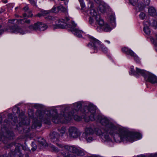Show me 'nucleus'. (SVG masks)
<instances>
[{
	"label": "nucleus",
	"mask_w": 157,
	"mask_h": 157,
	"mask_svg": "<svg viewBox=\"0 0 157 157\" xmlns=\"http://www.w3.org/2000/svg\"><path fill=\"white\" fill-rule=\"evenodd\" d=\"M96 111V107L92 104H89L88 106H86L83 110L84 114L82 117H80L77 115V113L70 112L68 113H63V116L59 115L56 109L51 110L50 111H47L45 113L41 111H38V117L41 121H37L33 124L35 127L41 126V122L44 121L45 123L47 122L45 121L46 120L48 121L52 119L53 122L56 124L62 122V123H67L68 121L71 120L73 117L74 120L77 121H80L82 118H84L86 121L88 122V121L86 119V117L89 116V113L90 115L89 117L90 119L92 121L95 120V113Z\"/></svg>",
	"instance_id": "nucleus-1"
},
{
	"label": "nucleus",
	"mask_w": 157,
	"mask_h": 157,
	"mask_svg": "<svg viewBox=\"0 0 157 157\" xmlns=\"http://www.w3.org/2000/svg\"><path fill=\"white\" fill-rule=\"evenodd\" d=\"M94 133L99 136H102L106 140L109 139V135L118 134L122 140H125L133 142L136 139L141 137L139 133L129 131L126 128H93Z\"/></svg>",
	"instance_id": "nucleus-2"
},
{
	"label": "nucleus",
	"mask_w": 157,
	"mask_h": 157,
	"mask_svg": "<svg viewBox=\"0 0 157 157\" xmlns=\"http://www.w3.org/2000/svg\"><path fill=\"white\" fill-rule=\"evenodd\" d=\"M64 157H77V155L82 156L84 152L75 147L67 145L65 146L62 152Z\"/></svg>",
	"instance_id": "nucleus-3"
},
{
	"label": "nucleus",
	"mask_w": 157,
	"mask_h": 157,
	"mask_svg": "<svg viewBox=\"0 0 157 157\" xmlns=\"http://www.w3.org/2000/svg\"><path fill=\"white\" fill-rule=\"evenodd\" d=\"M90 43L88 44L89 47L94 50V52H97V48H99L101 50L105 53L108 52V49L107 48L100 44V42L92 36H90Z\"/></svg>",
	"instance_id": "nucleus-4"
},
{
	"label": "nucleus",
	"mask_w": 157,
	"mask_h": 157,
	"mask_svg": "<svg viewBox=\"0 0 157 157\" xmlns=\"http://www.w3.org/2000/svg\"><path fill=\"white\" fill-rule=\"evenodd\" d=\"M70 19L68 17H66L65 20L61 19H59L56 25L53 26L54 29H64L70 28L72 25L71 22L73 21H71V22H69Z\"/></svg>",
	"instance_id": "nucleus-5"
},
{
	"label": "nucleus",
	"mask_w": 157,
	"mask_h": 157,
	"mask_svg": "<svg viewBox=\"0 0 157 157\" xmlns=\"http://www.w3.org/2000/svg\"><path fill=\"white\" fill-rule=\"evenodd\" d=\"M29 29L31 31L38 30L40 31H44L47 28V26L41 22H37L35 23L33 25H31L29 26Z\"/></svg>",
	"instance_id": "nucleus-6"
},
{
	"label": "nucleus",
	"mask_w": 157,
	"mask_h": 157,
	"mask_svg": "<svg viewBox=\"0 0 157 157\" xmlns=\"http://www.w3.org/2000/svg\"><path fill=\"white\" fill-rule=\"evenodd\" d=\"M7 30L12 33H19L21 35H23L27 33V31H25L21 28L16 25L9 27Z\"/></svg>",
	"instance_id": "nucleus-7"
},
{
	"label": "nucleus",
	"mask_w": 157,
	"mask_h": 157,
	"mask_svg": "<svg viewBox=\"0 0 157 157\" xmlns=\"http://www.w3.org/2000/svg\"><path fill=\"white\" fill-rule=\"evenodd\" d=\"M147 72L144 70L141 69L137 67L136 68V71H135L134 70L133 66H132L131 67V70L129 73L130 75H132L136 76L141 75L144 78V76L147 75Z\"/></svg>",
	"instance_id": "nucleus-8"
},
{
	"label": "nucleus",
	"mask_w": 157,
	"mask_h": 157,
	"mask_svg": "<svg viewBox=\"0 0 157 157\" xmlns=\"http://www.w3.org/2000/svg\"><path fill=\"white\" fill-rule=\"evenodd\" d=\"M50 137L52 142L53 143H56L57 146L64 149V146H63L61 144L57 143L59 140V135L57 132H51L50 134Z\"/></svg>",
	"instance_id": "nucleus-9"
},
{
	"label": "nucleus",
	"mask_w": 157,
	"mask_h": 157,
	"mask_svg": "<svg viewBox=\"0 0 157 157\" xmlns=\"http://www.w3.org/2000/svg\"><path fill=\"white\" fill-rule=\"evenodd\" d=\"M94 133V131L93 128H85V131L82 134V136L86 139L87 141H89L92 140V138L89 137L90 135Z\"/></svg>",
	"instance_id": "nucleus-10"
},
{
	"label": "nucleus",
	"mask_w": 157,
	"mask_h": 157,
	"mask_svg": "<svg viewBox=\"0 0 157 157\" xmlns=\"http://www.w3.org/2000/svg\"><path fill=\"white\" fill-rule=\"evenodd\" d=\"M71 23L72 25L71 26H70V28L69 30L71 31L74 35L77 37H82V34L83 33V32L81 30L75 28L76 24L74 22H71Z\"/></svg>",
	"instance_id": "nucleus-11"
},
{
	"label": "nucleus",
	"mask_w": 157,
	"mask_h": 157,
	"mask_svg": "<svg viewBox=\"0 0 157 157\" xmlns=\"http://www.w3.org/2000/svg\"><path fill=\"white\" fill-rule=\"evenodd\" d=\"M68 136L70 137L76 138L79 136L81 132L78 128H68Z\"/></svg>",
	"instance_id": "nucleus-12"
},
{
	"label": "nucleus",
	"mask_w": 157,
	"mask_h": 157,
	"mask_svg": "<svg viewBox=\"0 0 157 157\" xmlns=\"http://www.w3.org/2000/svg\"><path fill=\"white\" fill-rule=\"evenodd\" d=\"M146 74L144 78L147 81L152 84L157 82V78L155 75L148 72Z\"/></svg>",
	"instance_id": "nucleus-13"
},
{
	"label": "nucleus",
	"mask_w": 157,
	"mask_h": 157,
	"mask_svg": "<svg viewBox=\"0 0 157 157\" xmlns=\"http://www.w3.org/2000/svg\"><path fill=\"white\" fill-rule=\"evenodd\" d=\"M100 119V123L103 125L106 126L110 124L111 126L110 128H117V126H115L113 124L110 123L109 120L106 117H101Z\"/></svg>",
	"instance_id": "nucleus-14"
},
{
	"label": "nucleus",
	"mask_w": 157,
	"mask_h": 157,
	"mask_svg": "<svg viewBox=\"0 0 157 157\" xmlns=\"http://www.w3.org/2000/svg\"><path fill=\"white\" fill-rule=\"evenodd\" d=\"M22 147L21 145L16 147L14 151L12 153L11 157H21L22 155L20 150Z\"/></svg>",
	"instance_id": "nucleus-15"
},
{
	"label": "nucleus",
	"mask_w": 157,
	"mask_h": 157,
	"mask_svg": "<svg viewBox=\"0 0 157 157\" xmlns=\"http://www.w3.org/2000/svg\"><path fill=\"white\" fill-rule=\"evenodd\" d=\"M72 110L71 112L77 113L78 111L81 108L82 104L81 102H78L73 104L72 105Z\"/></svg>",
	"instance_id": "nucleus-16"
},
{
	"label": "nucleus",
	"mask_w": 157,
	"mask_h": 157,
	"mask_svg": "<svg viewBox=\"0 0 157 157\" xmlns=\"http://www.w3.org/2000/svg\"><path fill=\"white\" fill-rule=\"evenodd\" d=\"M122 51L127 55H130V56L134 55V52L130 49L126 47H124L122 48Z\"/></svg>",
	"instance_id": "nucleus-17"
},
{
	"label": "nucleus",
	"mask_w": 157,
	"mask_h": 157,
	"mask_svg": "<svg viewBox=\"0 0 157 157\" xmlns=\"http://www.w3.org/2000/svg\"><path fill=\"white\" fill-rule=\"evenodd\" d=\"M148 25H149V23L148 22H146L144 24V31L146 34L147 35H149L151 33V31Z\"/></svg>",
	"instance_id": "nucleus-18"
},
{
	"label": "nucleus",
	"mask_w": 157,
	"mask_h": 157,
	"mask_svg": "<svg viewBox=\"0 0 157 157\" xmlns=\"http://www.w3.org/2000/svg\"><path fill=\"white\" fill-rule=\"evenodd\" d=\"M58 130L61 136H63V134L68 136V130L66 128H58Z\"/></svg>",
	"instance_id": "nucleus-19"
},
{
	"label": "nucleus",
	"mask_w": 157,
	"mask_h": 157,
	"mask_svg": "<svg viewBox=\"0 0 157 157\" xmlns=\"http://www.w3.org/2000/svg\"><path fill=\"white\" fill-rule=\"evenodd\" d=\"M148 12L150 15L152 16H154L156 14V12L155 9L154 7H151L149 8L148 10Z\"/></svg>",
	"instance_id": "nucleus-20"
},
{
	"label": "nucleus",
	"mask_w": 157,
	"mask_h": 157,
	"mask_svg": "<svg viewBox=\"0 0 157 157\" xmlns=\"http://www.w3.org/2000/svg\"><path fill=\"white\" fill-rule=\"evenodd\" d=\"M23 10L25 11L27 13H29V14H28L27 16V17H32L33 16V14L31 13L32 11L31 10H29V7L28 6H26L25 7L23 8Z\"/></svg>",
	"instance_id": "nucleus-21"
},
{
	"label": "nucleus",
	"mask_w": 157,
	"mask_h": 157,
	"mask_svg": "<svg viewBox=\"0 0 157 157\" xmlns=\"http://www.w3.org/2000/svg\"><path fill=\"white\" fill-rule=\"evenodd\" d=\"M36 140L39 143L41 144L42 145H44L45 143V140L42 137H38L37 138Z\"/></svg>",
	"instance_id": "nucleus-22"
},
{
	"label": "nucleus",
	"mask_w": 157,
	"mask_h": 157,
	"mask_svg": "<svg viewBox=\"0 0 157 157\" xmlns=\"http://www.w3.org/2000/svg\"><path fill=\"white\" fill-rule=\"evenodd\" d=\"M99 10L102 13H104L105 12V7L103 5H100L98 7Z\"/></svg>",
	"instance_id": "nucleus-23"
},
{
	"label": "nucleus",
	"mask_w": 157,
	"mask_h": 157,
	"mask_svg": "<svg viewBox=\"0 0 157 157\" xmlns=\"http://www.w3.org/2000/svg\"><path fill=\"white\" fill-rule=\"evenodd\" d=\"M10 121H9L8 120L6 119L3 122V128H6L10 124Z\"/></svg>",
	"instance_id": "nucleus-24"
},
{
	"label": "nucleus",
	"mask_w": 157,
	"mask_h": 157,
	"mask_svg": "<svg viewBox=\"0 0 157 157\" xmlns=\"http://www.w3.org/2000/svg\"><path fill=\"white\" fill-rule=\"evenodd\" d=\"M7 136L8 138H10V137H12L14 136V133L12 131H8L7 132Z\"/></svg>",
	"instance_id": "nucleus-25"
},
{
	"label": "nucleus",
	"mask_w": 157,
	"mask_h": 157,
	"mask_svg": "<svg viewBox=\"0 0 157 157\" xmlns=\"http://www.w3.org/2000/svg\"><path fill=\"white\" fill-rule=\"evenodd\" d=\"M109 19L111 23L115 22V18L114 15H111L109 17Z\"/></svg>",
	"instance_id": "nucleus-26"
},
{
	"label": "nucleus",
	"mask_w": 157,
	"mask_h": 157,
	"mask_svg": "<svg viewBox=\"0 0 157 157\" xmlns=\"http://www.w3.org/2000/svg\"><path fill=\"white\" fill-rule=\"evenodd\" d=\"M32 148L31 149L33 151H35L36 148L37 147L36 144H35L34 142H32Z\"/></svg>",
	"instance_id": "nucleus-27"
},
{
	"label": "nucleus",
	"mask_w": 157,
	"mask_h": 157,
	"mask_svg": "<svg viewBox=\"0 0 157 157\" xmlns=\"http://www.w3.org/2000/svg\"><path fill=\"white\" fill-rule=\"evenodd\" d=\"M79 1L80 2L81 8L82 9L84 8L85 6V5L83 0H79Z\"/></svg>",
	"instance_id": "nucleus-28"
},
{
	"label": "nucleus",
	"mask_w": 157,
	"mask_h": 157,
	"mask_svg": "<svg viewBox=\"0 0 157 157\" xmlns=\"http://www.w3.org/2000/svg\"><path fill=\"white\" fill-rule=\"evenodd\" d=\"M59 9L60 10L63 12H65L67 11V9L62 6L59 7Z\"/></svg>",
	"instance_id": "nucleus-29"
},
{
	"label": "nucleus",
	"mask_w": 157,
	"mask_h": 157,
	"mask_svg": "<svg viewBox=\"0 0 157 157\" xmlns=\"http://www.w3.org/2000/svg\"><path fill=\"white\" fill-rule=\"evenodd\" d=\"M139 17L141 19H144L145 17V14L144 13H141L139 15Z\"/></svg>",
	"instance_id": "nucleus-30"
},
{
	"label": "nucleus",
	"mask_w": 157,
	"mask_h": 157,
	"mask_svg": "<svg viewBox=\"0 0 157 157\" xmlns=\"http://www.w3.org/2000/svg\"><path fill=\"white\" fill-rule=\"evenodd\" d=\"M138 0H129L130 3L133 5H135L137 2Z\"/></svg>",
	"instance_id": "nucleus-31"
},
{
	"label": "nucleus",
	"mask_w": 157,
	"mask_h": 157,
	"mask_svg": "<svg viewBox=\"0 0 157 157\" xmlns=\"http://www.w3.org/2000/svg\"><path fill=\"white\" fill-rule=\"evenodd\" d=\"M14 110H16V113H18L19 111V110L18 108L17 107H14L13 109V111L14 113H15V112L14 111Z\"/></svg>",
	"instance_id": "nucleus-32"
},
{
	"label": "nucleus",
	"mask_w": 157,
	"mask_h": 157,
	"mask_svg": "<svg viewBox=\"0 0 157 157\" xmlns=\"http://www.w3.org/2000/svg\"><path fill=\"white\" fill-rule=\"evenodd\" d=\"M12 114L11 113H10L8 114V117L9 119H11V121H13L15 123H16V121H13V120H12Z\"/></svg>",
	"instance_id": "nucleus-33"
},
{
	"label": "nucleus",
	"mask_w": 157,
	"mask_h": 157,
	"mask_svg": "<svg viewBox=\"0 0 157 157\" xmlns=\"http://www.w3.org/2000/svg\"><path fill=\"white\" fill-rule=\"evenodd\" d=\"M51 147L54 151L56 152H58L59 151V150L58 149V148L53 145L51 146Z\"/></svg>",
	"instance_id": "nucleus-34"
},
{
	"label": "nucleus",
	"mask_w": 157,
	"mask_h": 157,
	"mask_svg": "<svg viewBox=\"0 0 157 157\" xmlns=\"http://www.w3.org/2000/svg\"><path fill=\"white\" fill-rule=\"evenodd\" d=\"M131 56L133 57L134 59L136 61V62H139V58L136 55H135L134 53V55L133 56Z\"/></svg>",
	"instance_id": "nucleus-35"
},
{
	"label": "nucleus",
	"mask_w": 157,
	"mask_h": 157,
	"mask_svg": "<svg viewBox=\"0 0 157 157\" xmlns=\"http://www.w3.org/2000/svg\"><path fill=\"white\" fill-rule=\"evenodd\" d=\"M150 0H144V4L145 6L148 5L150 4Z\"/></svg>",
	"instance_id": "nucleus-36"
},
{
	"label": "nucleus",
	"mask_w": 157,
	"mask_h": 157,
	"mask_svg": "<svg viewBox=\"0 0 157 157\" xmlns=\"http://www.w3.org/2000/svg\"><path fill=\"white\" fill-rule=\"evenodd\" d=\"M153 26L155 29L157 28V22L156 21H154L153 23Z\"/></svg>",
	"instance_id": "nucleus-37"
},
{
	"label": "nucleus",
	"mask_w": 157,
	"mask_h": 157,
	"mask_svg": "<svg viewBox=\"0 0 157 157\" xmlns=\"http://www.w3.org/2000/svg\"><path fill=\"white\" fill-rule=\"evenodd\" d=\"M44 13H38L36 15V16H38L39 17H41L42 16L44 15V14L47 13V12L45 11H44Z\"/></svg>",
	"instance_id": "nucleus-38"
},
{
	"label": "nucleus",
	"mask_w": 157,
	"mask_h": 157,
	"mask_svg": "<svg viewBox=\"0 0 157 157\" xmlns=\"http://www.w3.org/2000/svg\"><path fill=\"white\" fill-rule=\"evenodd\" d=\"M16 19H13L12 20H9L8 21V22L9 23H11V24H13V22Z\"/></svg>",
	"instance_id": "nucleus-39"
},
{
	"label": "nucleus",
	"mask_w": 157,
	"mask_h": 157,
	"mask_svg": "<svg viewBox=\"0 0 157 157\" xmlns=\"http://www.w3.org/2000/svg\"><path fill=\"white\" fill-rule=\"evenodd\" d=\"M29 1L30 3L33 5H35V3L33 0H29Z\"/></svg>",
	"instance_id": "nucleus-40"
},
{
	"label": "nucleus",
	"mask_w": 157,
	"mask_h": 157,
	"mask_svg": "<svg viewBox=\"0 0 157 157\" xmlns=\"http://www.w3.org/2000/svg\"><path fill=\"white\" fill-rule=\"evenodd\" d=\"M24 22L26 23L29 24L30 23L31 21L30 20L26 19Z\"/></svg>",
	"instance_id": "nucleus-41"
},
{
	"label": "nucleus",
	"mask_w": 157,
	"mask_h": 157,
	"mask_svg": "<svg viewBox=\"0 0 157 157\" xmlns=\"http://www.w3.org/2000/svg\"><path fill=\"white\" fill-rule=\"evenodd\" d=\"M57 9H58V8H56V7H53L52 10V11L53 13L56 12V10Z\"/></svg>",
	"instance_id": "nucleus-42"
},
{
	"label": "nucleus",
	"mask_w": 157,
	"mask_h": 157,
	"mask_svg": "<svg viewBox=\"0 0 157 157\" xmlns=\"http://www.w3.org/2000/svg\"><path fill=\"white\" fill-rule=\"evenodd\" d=\"M97 4H100L101 2L100 0H93Z\"/></svg>",
	"instance_id": "nucleus-43"
},
{
	"label": "nucleus",
	"mask_w": 157,
	"mask_h": 157,
	"mask_svg": "<svg viewBox=\"0 0 157 157\" xmlns=\"http://www.w3.org/2000/svg\"><path fill=\"white\" fill-rule=\"evenodd\" d=\"M61 1H64V3L65 5H67L68 0H61Z\"/></svg>",
	"instance_id": "nucleus-44"
},
{
	"label": "nucleus",
	"mask_w": 157,
	"mask_h": 157,
	"mask_svg": "<svg viewBox=\"0 0 157 157\" xmlns=\"http://www.w3.org/2000/svg\"><path fill=\"white\" fill-rule=\"evenodd\" d=\"M2 118L1 115L0 114V125L1 124L2 121Z\"/></svg>",
	"instance_id": "nucleus-45"
},
{
	"label": "nucleus",
	"mask_w": 157,
	"mask_h": 157,
	"mask_svg": "<svg viewBox=\"0 0 157 157\" xmlns=\"http://www.w3.org/2000/svg\"><path fill=\"white\" fill-rule=\"evenodd\" d=\"M1 25H0V29L1 28ZM4 32V31L2 29H0V35L1 34Z\"/></svg>",
	"instance_id": "nucleus-46"
},
{
	"label": "nucleus",
	"mask_w": 157,
	"mask_h": 157,
	"mask_svg": "<svg viewBox=\"0 0 157 157\" xmlns=\"http://www.w3.org/2000/svg\"><path fill=\"white\" fill-rule=\"evenodd\" d=\"M150 40L151 41H152V42H153V43H154V40L152 37H151Z\"/></svg>",
	"instance_id": "nucleus-47"
},
{
	"label": "nucleus",
	"mask_w": 157,
	"mask_h": 157,
	"mask_svg": "<svg viewBox=\"0 0 157 157\" xmlns=\"http://www.w3.org/2000/svg\"><path fill=\"white\" fill-rule=\"evenodd\" d=\"M27 13H24L23 14V16L24 17H25L27 16Z\"/></svg>",
	"instance_id": "nucleus-48"
},
{
	"label": "nucleus",
	"mask_w": 157,
	"mask_h": 157,
	"mask_svg": "<svg viewBox=\"0 0 157 157\" xmlns=\"http://www.w3.org/2000/svg\"><path fill=\"white\" fill-rule=\"evenodd\" d=\"M2 1L4 3H6L7 2V0H2Z\"/></svg>",
	"instance_id": "nucleus-49"
},
{
	"label": "nucleus",
	"mask_w": 157,
	"mask_h": 157,
	"mask_svg": "<svg viewBox=\"0 0 157 157\" xmlns=\"http://www.w3.org/2000/svg\"><path fill=\"white\" fill-rule=\"evenodd\" d=\"M23 157H29V155H25L24 156H23Z\"/></svg>",
	"instance_id": "nucleus-50"
},
{
	"label": "nucleus",
	"mask_w": 157,
	"mask_h": 157,
	"mask_svg": "<svg viewBox=\"0 0 157 157\" xmlns=\"http://www.w3.org/2000/svg\"><path fill=\"white\" fill-rule=\"evenodd\" d=\"M105 41L107 42L109 44L110 43V42L108 40H106Z\"/></svg>",
	"instance_id": "nucleus-51"
},
{
	"label": "nucleus",
	"mask_w": 157,
	"mask_h": 157,
	"mask_svg": "<svg viewBox=\"0 0 157 157\" xmlns=\"http://www.w3.org/2000/svg\"><path fill=\"white\" fill-rule=\"evenodd\" d=\"M24 128V130H26V129H29V128Z\"/></svg>",
	"instance_id": "nucleus-52"
},
{
	"label": "nucleus",
	"mask_w": 157,
	"mask_h": 157,
	"mask_svg": "<svg viewBox=\"0 0 157 157\" xmlns=\"http://www.w3.org/2000/svg\"><path fill=\"white\" fill-rule=\"evenodd\" d=\"M18 7H16L15 8V9H18Z\"/></svg>",
	"instance_id": "nucleus-53"
},
{
	"label": "nucleus",
	"mask_w": 157,
	"mask_h": 157,
	"mask_svg": "<svg viewBox=\"0 0 157 157\" xmlns=\"http://www.w3.org/2000/svg\"><path fill=\"white\" fill-rule=\"evenodd\" d=\"M21 122H21L22 123H24V122H23V121H22Z\"/></svg>",
	"instance_id": "nucleus-54"
},
{
	"label": "nucleus",
	"mask_w": 157,
	"mask_h": 157,
	"mask_svg": "<svg viewBox=\"0 0 157 157\" xmlns=\"http://www.w3.org/2000/svg\"><path fill=\"white\" fill-rule=\"evenodd\" d=\"M31 128V129H32V128H33V129H35V128ZM37 128V129H38L39 128Z\"/></svg>",
	"instance_id": "nucleus-55"
},
{
	"label": "nucleus",
	"mask_w": 157,
	"mask_h": 157,
	"mask_svg": "<svg viewBox=\"0 0 157 157\" xmlns=\"http://www.w3.org/2000/svg\"><path fill=\"white\" fill-rule=\"evenodd\" d=\"M36 130V131H38H38H39V130Z\"/></svg>",
	"instance_id": "nucleus-56"
},
{
	"label": "nucleus",
	"mask_w": 157,
	"mask_h": 157,
	"mask_svg": "<svg viewBox=\"0 0 157 157\" xmlns=\"http://www.w3.org/2000/svg\"><path fill=\"white\" fill-rule=\"evenodd\" d=\"M117 127L119 128V126H117Z\"/></svg>",
	"instance_id": "nucleus-57"
}]
</instances>
